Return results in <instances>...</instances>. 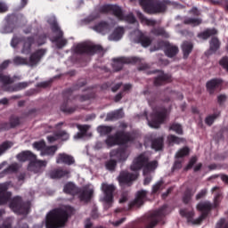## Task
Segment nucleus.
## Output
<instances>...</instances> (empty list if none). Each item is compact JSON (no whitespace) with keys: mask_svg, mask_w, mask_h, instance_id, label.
<instances>
[{"mask_svg":"<svg viewBox=\"0 0 228 228\" xmlns=\"http://www.w3.org/2000/svg\"><path fill=\"white\" fill-rule=\"evenodd\" d=\"M20 42V39L17 37H14L11 42L12 47H17Z\"/></svg>","mask_w":228,"mask_h":228,"instance_id":"54","label":"nucleus"},{"mask_svg":"<svg viewBox=\"0 0 228 228\" xmlns=\"http://www.w3.org/2000/svg\"><path fill=\"white\" fill-rule=\"evenodd\" d=\"M146 195H147V191H138L134 201L130 204V208H133V206H136L137 208H140V206H142V204L145 202Z\"/></svg>","mask_w":228,"mask_h":228,"instance_id":"23","label":"nucleus"},{"mask_svg":"<svg viewBox=\"0 0 228 228\" xmlns=\"http://www.w3.org/2000/svg\"><path fill=\"white\" fill-rule=\"evenodd\" d=\"M48 22L49 24H51L53 33V37L51 38L52 42L55 44L58 49L65 47L67 45V39L63 38V32H61L60 27H58V24L56 23V18L54 16H52L48 20Z\"/></svg>","mask_w":228,"mask_h":228,"instance_id":"8","label":"nucleus"},{"mask_svg":"<svg viewBox=\"0 0 228 228\" xmlns=\"http://www.w3.org/2000/svg\"><path fill=\"white\" fill-rule=\"evenodd\" d=\"M113 28V25L111 23H108L106 21H102L93 27L94 31H96V33H101L102 35H106V33H110V29Z\"/></svg>","mask_w":228,"mask_h":228,"instance_id":"20","label":"nucleus"},{"mask_svg":"<svg viewBox=\"0 0 228 228\" xmlns=\"http://www.w3.org/2000/svg\"><path fill=\"white\" fill-rule=\"evenodd\" d=\"M155 35H161L162 37H165V38H168V33H167L163 28L156 29Z\"/></svg>","mask_w":228,"mask_h":228,"instance_id":"51","label":"nucleus"},{"mask_svg":"<svg viewBox=\"0 0 228 228\" xmlns=\"http://www.w3.org/2000/svg\"><path fill=\"white\" fill-rule=\"evenodd\" d=\"M65 193H69L70 195H76L77 193V188L72 183H68L64 186Z\"/></svg>","mask_w":228,"mask_h":228,"instance_id":"36","label":"nucleus"},{"mask_svg":"<svg viewBox=\"0 0 228 228\" xmlns=\"http://www.w3.org/2000/svg\"><path fill=\"white\" fill-rule=\"evenodd\" d=\"M124 222H126V218H121L118 221L116 222H112V225H114V227H118V225H122V224H124Z\"/></svg>","mask_w":228,"mask_h":228,"instance_id":"57","label":"nucleus"},{"mask_svg":"<svg viewBox=\"0 0 228 228\" xmlns=\"http://www.w3.org/2000/svg\"><path fill=\"white\" fill-rule=\"evenodd\" d=\"M10 188V183H4L0 184V206L6 204L12 199V192L8 191Z\"/></svg>","mask_w":228,"mask_h":228,"instance_id":"16","label":"nucleus"},{"mask_svg":"<svg viewBox=\"0 0 228 228\" xmlns=\"http://www.w3.org/2000/svg\"><path fill=\"white\" fill-rule=\"evenodd\" d=\"M94 196V186L92 184L86 185L82 191L78 192L80 200L88 202Z\"/></svg>","mask_w":228,"mask_h":228,"instance_id":"18","label":"nucleus"},{"mask_svg":"<svg viewBox=\"0 0 228 228\" xmlns=\"http://www.w3.org/2000/svg\"><path fill=\"white\" fill-rule=\"evenodd\" d=\"M218 49H220V41L218 40V38L213 37L210 40V49H209L210 54L216 53Z\"/></svg>","mask_w":228,"mask_h":228,"instance_id":"33","label":"nucleus"},{"mask_svg":"<svg viewBox=\"0 0 228 228\" xmlns=\"http://www.w3.org/2000/svg\"><path fill=\"white\" fill-rule=\"evenodd\" d=\"M165 53L168 58H174V56L179 53V48H177V46L168 45L167 46Z\"/></svg>","mask_w":228,"mask_h":228,"instance_id":"34","label":"nucleus"},{"mask_svg":"<svg viewBox=\"0 0 228 228\" xmlns=\"http://www.w3.org/2000/svg\"><path fill=\"white\" fill-rule=\"evenodd\" d=\"M167 206L162 207L151 215V221L145 228H154L158 224L159 218L167 215Z\"/></svg>","mask_w":228,"mask_h":228,"instance_id":"17","label":"nucleus"},{"mask_svg":"<svg viewBox=\"0 0 228 228\" xmlns=\"http://www.w3.org/2000/svg\"><path fill=\"white\" fill-rule=\"evenodd\" d=\"M12 31H13V28H12V25H8L1 30V33H12Z\"/></svg>","mask_w":228,"mask_h":228,"instance_id":"58","label":"nucleus"},{"mask_svg":"<svg viewBox=\"0 0 228 228\" xmlns=\"http://www.w3.org/2000/svg\"><path fill=\"white\" fill-rule=\"evenodd\" d=\"M138 177V174H130L127 171H122L118 177L119 184H129Z\"/></svg>","mask_w":228,"mask_h":228,"instance_id":"19","label":"nucleus"},{"mask_svg":"<svg viewBox=\"0 0 228 228\" xmlns=\"http://www.w3.org/2000/svg\"><path fill=\"white\" fill-rule=\"evenodd\" d=\"M151 147L155 151H161L163 149V138L159 137L152 141Z\"/></svg>","mask_w":228,"mask_h":228,"instance_id":"40","label":"nucleus"},{"mask_svg":"<svg viewBox=\"0 0 228 228\" xmlns=\"http://www.w3.org/2000/svg\"><path fill=\"white\" fill-rule=\"evenodd\" d=\"M19 161H30L28 165V170L35 172L36 174L40 172V168L47 167V161L37 159V155L31 151H24L17 156Z\"/></svg>","mask_w":228,"mask_h":228,"instance_id":"4","label":"nucleus"},{"mask_svg":"<svg viewBox=\"0 0 228 228\" xmlns=\"http://www.w3.org/2000/svg\"><path fill=\"white\" fill-rule=\"evenodd\" d=\"M69 135L65 131H60L53 135L47 136V140L49 143H54L56 140L66 141V140H69Z\"/></svg>","mask_w":228,"mask_h":228,"instance_id":"22","label":"nucleus"},{"mask_svg":"<svg viewBox=\"0 0 228 228\" xmlns=\"http://www.w3.org/2000/svg\"><path fill=\"white\" fill-rule=\"evenodd\" d=\"M220 80L218 79H212L210 81H208L207 83V90L208 92H209V94H213V91L215 90V88H216L218 86V85H220Z\"/></svg>","mask_w":228,"mask_h":228,"instance_id":"38","label":"nucleus"},{"mask_svg":"<svg viewBox=\"0 0 228 228\" xmlns=\"http://www.w3.org/2000/svg\"><path fill=\"white\" fill-rule=\"evenodd\" d=\"M184 140L175 136V135H169L167 137V142L168 143L172 144V143H181V142H183Z\"/></svg>","mask_w":228,"mask_h":228,"instance_id":"47","label":"nucleus"},{"mask_svg":"<svg viewBox=\"0 0 228 228\" xmlns=\"http://www.w3.org/2000/svg\"><path fill=\"white\" fill-rule=\"evenodd\" d=\"M145 118L148 120V126L153 129H158L159 125L163 124V120L167 118L166 110H154L149 116L145 114Z\"/></svg>","mask_w":228,"mask_h":228,"instance_id":"9","label":"nucleus"},{"mask_svg":"<svg viewBox=\"0 0 228 228\" xmlns=\"http://www.w3.org/2000/svg\"><path fill=\"white\" fill-rule=\"evenodd\" d=\"M218 31L215 28L212 29H207L205 32L199 34V38H201V40H208V37H213V35H216Z\"/></svg>","mask_w":228,"mask_h":228,"instance_id":"37","label":"nucleus"},{"mask_svg":"<svg viewBox=\"0 0 228 228\" xmlns=\"http://www.w3.org/2000/svg\"><path fill=\"white\" fill-rule=\"evenodd\" d=\"M182 49L184 58H188L190 53H191V50L193 49V45H191V43L184 42L182 45Z\"/></svg>","mask_w":228,"mask_h":228,"instance_id":"39","label":"nucleus"},{"mask_svg":"<svg viewBox=\"0 0 228 228\" xmlns=\"http://www.w3.org/2000/svg\"><path fill=\"white\" fill-rule=\"evenodd\" d=\"M102 191L103 192V197L101 198L102 202H105L106 204L113 202V191H115V185L102 183Z\"/></svg>","mask_w":228,"mask_h":228,"instance_id":"15","label":"nucleus"},{"mask_svg":"<svg viewBox=\"0 0 228 228\" xmlns=\"http://www.w3.org/2000/svg\"><path fill=\"white\" fill-rule=\"evenodd\" d=\"M184 24H189L190 26L195 27L202 24V20L199 18H187L184 20Z\"/></svg>","mask_w":228,"mask_h":228,"instance_id":"41","label":"nucleus"},{"mask_svg":"<svg viewBox=\"0 0 228 228\" xmlns=\"http://www.w3.org/2000/svg\"><path fill=\"white\" fill-rule=\"evenodd\" d=\"M70 213H72V208L70 207L50 212L46 217V228L65 227Z\"/></svg>","mask_w":228,"mask_h":228,"instance_id":"1","label":"nucleus"},{"mask_svg":"<svg viewBox=\"0 0 228 228\" xmlns=\"http://www.w3.org/2000/svg\"><path fill=\"white\" fill-rule=\"evenodd\" d=\"M0 228H12V223L5 221L0 225Z\"/></svg>","mask_w":228,"mask_h":228,"instance_id":"60","label":"nucleus"},{"mask_svg":"<svg viewBox=\"0 0 228 228\" xmlns=\"http://www.w3.org/2000/svg\"><path fill=\"white\" fill-rule=\"evenodd\" d=\"M190 152V149H188V147H185L183 149L179 150L176 154H175V158H184V156H188Z\"/></svg>","mask_w":228,"mask_h":228,"instance_id":"46","label":"nucleus"},{"mask_svg":"<svg viewBox=\"0 0 228 228\" xmlns=\"http://www.w3.org/2000/svg\"><path fill=\"white\" fill-rule=\"evenodd\" d=\"M136 35H138V40L141 43V45H142V47H149L152 42V40L151 39V37L143 35L142 32H140V30H136L135 31Z\"/></svg>","mask_w":228,"mask_h":228,"instance_id":"26","label":"nucleus"},{"mask_svg":"<svg viewBox=\"0 0 228 228\" xmlns=\"http://www.w3.org/2000/svg\"><path fill=\"white\" fill-rule=\"evenodd\" d=\"M8 11V5L4 2H0V13H4Z\"/></svg>","mask_w":228,"mask_h":228,"instance_id":"52","label":"nucleus"},{"mask_svg":"<svg viewBox=\"0 0 228 228\" xmlns=\"http://www.w3.org/2000/svg\"><path fill=\"white\" fill-rule=\"evenodd\" d=\"M139 3L146 13H161L167 10L165 4L158 0H139Z\"/></svg>","mask_w":228,"mask_h":228,"instance_id":"10","label":"nucleus"},{"mask_svg":"<svg viewBox=\"0 0 228 228\" xmlns=\"http://www.w3.org/2000/svg\"><path fill=\"white\" fill-rule=\"evenodd\" d=\"M136 15L140 19L142 24H145L146 26H154L155 21L145 18L140 11H136Z\"/></svg>","mask_w":228,"mask_h":228,"instance_id":"35","label":"nucleus"},{"mask_svg":"<svg viewBox=\"0 0 228 228\" xmlns=\"http://www.w3.org/2000/svg\"><path fill=\"white\" fill-rule=\"evenodd\" d=\"M171 131H174L177 134H183V127L179 124H173L170 126Z\"/></svg>","mask_w":228,"mask_h":228,"instance_id":"48","label":"nucleus"},{"mask_svg":"<svg viewBox=\"0 0 228 228\" xmlns=\"http://www.w3.org/2000/svg\"><path fill=\"white\" fill-rule=\"evenodd\" d=\"M79 133L74 135V140H79L81 138H86V136H92V134L86 133L90 129L88 125H77V126Z\"/></svg>","mask_w":228,"mask_h":228,"instance_id":"21","label":"nucleus"},{"mask_svg":"<svg viewBox=\"0 0 228 228\" xmlns=\"http://www.w3.org/2000/svg\"><path fill=\"white\" fill-rule=\"evenodd\" d=\"M190 199H191V193H190V191H188L187 193L184 194L183 196V202L185 204H188V202H190Z\"/></svg>","mask_w":228,"mask_h":228,"instance_id":"59","label":"nucleus"},{"mask_svg":"<svg viewBox=\"0 0 228 228\" xmlns=\"http://www.w3.org/2000/svg\"><path fill=\"white\" fill-rule=\"evenodd\" d=\"M124 117V111L122 110H115L114 112H110L107 115L106 120H117L118 118H122Z\"/></svg>","mask_w":228,"mask_h":228,"instance_id":"32","label":"nucleus"},{"mask_svg":"<svg viewBox=\"0 0 228 228\" xmlns=\"http://www.w3.org/2000/svg\"><path fill=\"white\" fill-rule=\"evenodd\" d=\"M197 209L199 211H203L202 215L197 219H193V216L195 215L193 212L188 211L186 209H181L180 215L181 216H184L188 224L191 225H200V224L202 223V220L208 216V213H206V211H209L211 209V203L208 201L201 202L197 206Z\"/></svg>","mask_w":228,"mask_h":228,"instance_id":"3","label":"nucleus"},{"mask_svg":"<svg viewBox=\"0 0 228 228\" xmlns=\"http://www.w3.org/2000/svg\"><path fill=\"white\" fill-rule=\"evenodd\" d=\"M70 174V171L63 169H55L50 173V177L52 179H60L61 177H66Z\"/></svg>","mask_w":228,"mask_h":228,"instance_id":"29","label":"nucleus"},{"mask_svg":"<svg viewBox=\"0 0 228 228\" xmlns=\"http://www.w3.org/2000/svg\"><path fill=\"white\" fill-rule=\"evenodd\" d=\"M130 168L134 172H137V170L143 168V174L145 175L151 174V172H154V169L158 168V161L154 160L149 162V156L141 154L134 159Z\"/></svg>","mask_w":228,"mask_h":228,"instance_id":"2","label":"nucleus"},{"mask_svg":"<svg viewBox=\"0 0 228 228\" xmlns=\"http://www.w3.org/2000/svg\"><path fill=\"white\" fill-rule=\"evenodd\" d=\"M45 56V50L39 49L34 52L28 59L22 57H15L13 62L15 65H28L29 67H37L40 63V60Z\"/></svg>","mask_w":228,"mask_h":228,"instance_id":"7","label":"nucleus"},{"mask_svg":"<svg viewBox=\"0 0 228 228\" xmlns=\"http://www.w3.org/2000/svg\"><path fill=\"white\" fill-rule=\"evenodd\" d=\"M159 190H163V181H159L153 185L152 193H158Z\"/></svg>","mask_w":228,"mask_h":228,"instance_id":"49","label":"nucleus"},{"mask_svg":"<svg viewBox=\"0 0 228 228\" xmlns=\"http://www.w3.org/2000/svg\"><path fill=\"white\" fill-rule=\"evenodd\" d=\"M218 117H220V112H216L215 114L207 117L205 122L208 126H212L213 122H215Z\"/></svg>","mask_w":228,"mask_h":228,"instance_id":"44","label":"nucleus"},{"mask_svg":"<svg viewBox=\"0 0 228 228\" xmlns=\"http://www.w3.org/2000/svg\"><path fill=\"white\" fill-rule=\"evenodd\" d=\"M195 163H197V158L193 157V158L190 160V162H189V164H188V166H187V167H186V170H190V168H191V167H193V165H195Z\"/></svg>","mask_w":228,"mask_h":228,"instance_id":"55","label":"nucleus"},{"mask_svg":"<svg viewBox=\"0 0 228 228\" xmlns=\"http://www.w3.org/2000/svg\"><path fill=\"white\" fill-rule=\"evenodd\" d=\"M219 65H221V67H224L225 69V70L228 71V57H223L219 61Z\"/></svg>","mask_w":228,"mask_h":228,"instance_id":"50","label":"nucleus"},{"mask_svg":"<svg viewBox=\"0 0 228 228\" xmlns=\"http://www.w3.org/2000/svg\"><path fill=\"white\" fill-rule=\"evenodd\" d=\"M220 178L225 184H228V175H220Z\"/></svg>","mask_w":228,"mask_h":228,"instance_id":"62","label":"nucleus"},{"mask_svg":"<svg viewBox=\"0 0 228 228\" xmlns=\"http://www.w3.org/2000/svg\"><path fill=\"white\" fill-rule=\"evenodd\" d=\"M20 168V166L17 163L12 164L7 169H4L0 177H4V174H10L12 172H17V169Z\"/></svg>","mask_w":228,"mask_h":228,"instance_id":"42","label":"nucleus"},{"mask_svg":"<svg viewBox=\"0 0 228 228\" xmlns=\"http://www.w3.org/2000/svg\"><path fill=\"white\" fill-rule=\"evenodd\" d=\"M13 147V142H5L0 145V156H3L8 151V149H12Z\"/></svg>","mask_w":228,"mask_h":228,"instance_id":"43","label":"nucleus"},{"mask_svg":"<svg viewBox=\"0 0 228 228\" xmlns=\"http://www.w3.org/2000/svg\"><path fill=\"white\" fill-rule=\"evenodd\" d=\"M34 38L28 37L24 41L23 47L21 49L22 54H29V53H31V45H33V42L37 40V37Z\"/></svg>","mask_w":228,"mask_h":228,"instance_id":"27","label":"nucleus"},{"mask_svg":"<svg viewBox=\"0 0 228 228\" xmlns=\"http://www.w3.org/2000/svg\"><path fill=\"white\" fill-rule=\"evenodd\" d=\"M10 208L14 211V213H20L21 215H28L29 212V207L22 204V200L19 196L14 197L12 200Z\"/></svg>","mask_w":228,"mask_h":228,"instance_id":"13","label":"nucleus"},{"mask_svg":"<svg viewBox=\"0 0 228 228\" xmlns=\"http://www.w3.org/2000/svg\"><path fill=\"white\" fill-rule=\"evenodd\" d=\"M110 157V159L106 162L105 167L107 170H114L117 168V163H122L129 158V151L124 149L112 150Z\"/></svg>","mask_w":228,"mask_h":228,"instance_id":"5","label":"nucleus"},{"mask_svg":"<svg viewBox=\"0 0 228 228\" xmlns=\"http://www.w3.org/2000/svg\"><path fill=\"white\" fill-rule=\"evenodd\" d=\"M97 131L99 134H108L111 133L112 128L110 126H100L97 127Z\"/></svg>","mask_w":228,"mask_h":228,"instance_id":"45","label":"nucleus"},{"mask_svg":"<svg viewBox=\"0 0 228 228\" xmlns=\"http://www.w3.org/2000/svg\"><path fill=\"white\" fill-rule=\"evenodd\" d=\"M56 162L65 163V165H74V158H72L70 155H68L67 153H60L57 156Z\"/></svg>","mask_w":228,"mask_h":228,"instance_id":"25","label":"nucleus"},{"mask_svg":"<svg viewBox=\"0 0 228 228\" xmlns=\"http://www.w3.org/2000/svg\"><path fill=\"white\" fill-rule=\"evenodd\" d=\"M158 72V76L155 78V85L159 86L161 85V83H163V81H168L171 77L170 75H167L165 73H163L162 71H157Z\"/></svg>","mask_w":228,"mask_h":228,"instance_id":"31","label":"nucleus"},{"mask_svg":"<svg viewBox=\"0 0 228 228\" xmlns=\"http://www.w3.org/2000/svg\"><path fill=\"white\" fill-rule=\"evenodd\" d=\"M85 228H92V222L89 219L86 221Z\"/></svg>","mask_w":228,"mask_h":228,"instance_id":"64","label":"nucleus"},{"mask_svg":"<svg viewBox=\"0 0 228 228\" xmlns=\"http://www.w3.org/2000/svg\"><path fill=\"white\" fill-rule=\"evenodd\" d=\"M131 138L129 137V134H124V133H118L114 136H109L105 143L108 145V147H113L114 145H119V143H126V142H129Z\"/></svg>","mask_w":228,"mask_h":228,"instance_id":"12","label":"nucleus"},{"mask_svg":"<svg viewBox=\"0 0 228 228\" xmlns=\"http://www.w3.org/2000/svg\"><path fill=\"white\" fill-rule=\"evenodd\" d=\"M124 37V28L118 27L114 29V31L109 36V40L111 42H118L120 38Z\"/></svg>","mask_w":228,"mask_h":228,"instance_id":"24","label":"nucleus"},{"mask_svg":"<svg viewBox=\"0 0 228 228\" xmlns=\"http://www.w3.org/2000/svg\"><path fill=\"white\" fill-rule=\"evenodd\" d=\"M207 191L206 190H202L200 193L197 194L196 199H202V197H204V195H206Z\"/></svg>","mask_w":228,"mask_h":228,"instance_id":"63","label":"nucleus"},{"mask_svg":"<svg viewBox=\"0 0 228 228\" xmlns=\"http://www.w3.org/2000/svg\"><path fill=\"white\" fill-rule=\"evenodd\" d=\"M127 200V193H123L119 199V203L124 204Z\"/></svg>","mask_w":228,"mask_h":228,"instance_id":"61","label":"nucleus"},{"mask_svg":"<svg viewBox=\"0 0 228 228\" xmlns=\"http://www.w3.org/2000/svg\"><path fill=\"white\" fill-rule=\"evenodd\" d=\"M75 53L78 54H83V53L95 54V53H102V47L93 43H80L75 46Z\"/></svg>","mask_w":228,"mask_h":228,"instance_id":"11","label":"nucleus"},{"mask_svg":"<svg viewBox=\"0 0 228 228\" xmlns=\"http://www.w3.org/2000/svg\"><path fill=\"white\" fill-rule=\"evenodd\" d=\"M26 86H28V83L26 82H21L17 84L16 87H15V91H19V90H22V88H26Z\"/></svg>","mask_w":228,"mask_h":228,"instance_id":"53","label":"nucleus"},{"mask_svg":"<svg viewBox=\"0 0 228 228\" xmlns=\"http://www.w3.org/2000/svg\"><path fill=\"white\" fill-rule=\"evenodd\" d=\"M34 149L41 151V156H54L58 151V146H45V142L40 141L33 143Z\"/></svg>","mask_w":228,"mask_h":228,"instance_id":"14","label":"nucleus"},{"mask_svg":"<svg viewBox=\"0 0 228 228\" xmlns=\"http://www.w3.org/2000/svg\"><path fill=\"white\" fill-rule=\"evenodd\" d=\"M217 101L219 104H224V102L227 101V96L225 94H221L217 97Z\"/></svg>","mask_w":228,"mask_h":228,"instance_id":"56","label":"nucleus"},{"mask_svg":"<svg viewBox=\"0 0 228 228\" xmlns=\"http://www.w3.org/2000/svg\"><path fill=\"white\" fill-rule=\"evenodd\" d=\"M8 65H10V61H4L0 65V70H4V69H6ZM0 81L1 83H4V85H6L7 83H10V77L0 74Z\"/></svg>","mask_w":228,"mask_h":228,"instance_id":"30","label":"nucleus"},{"mask_svg":"<svg viewBox=\"0 0 228 228\" xmlns=\"http://www.w3.org/2000/svg\"><path fill=\"white\" fill-rule=\"evenodd\" d=\"M128 62L129 61H127V59L124 57L114 59L112 67L114 70L117 72L118 70H122V67H124V63H128Z\"/></svg>","mask_w":228,"mask_h":228,"instance_id":"28","label":"nucleus"},{"mask_svg":"<svg viewBox=\"0 0 228 228\" xmlns=\"http://www.w3.org/2000/svg\"><path fill=\"white\" fill-rule=\"evenodd\" d=\"M101 12L103 13H108V12H111L114 13V15L117 16V18L119 20H126V22H129L130 24H134L135 28H138V21H136V18H134V15L133 13L128 14L127 16L124 17V14L122 13V9L118 5H112V4H105L101 7Z\"/></svg>","mask_w":228,"mask_h":228,"instance_id":"6","label":"nucleus"}]
</instances>
